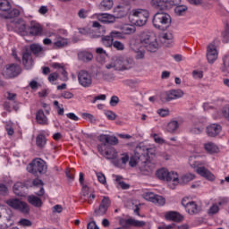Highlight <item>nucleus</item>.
<instances>
[{"label": "nucleus", "mask_w": 229, "mask_h": 229, "mask_svg": "<svg viewBox=\"0 0 229 229\" xmlns=\"http://www.w3.org/2000/svg\"><path fill=\"white\" fill-rule=\"evenodd\" d=\"M109 35L113 39V42H115V40H124V38H126V37L124 36V33L117 30L111 31Z\"/></svg>", "instance_id": "72a5a7b5"}, {"label": "nucleus", "mask_w": 229, "mask_h": 229, "mask_svg": "<svg viewBox=\"0 0 229 229\" xmlns=\"http://www.w3.org/2000/svg\"><path fill=\"white\" fill-rule=\"evenodd\" d=\"M222 114H223L224 117H225V119H228V121H229V105L225 106L223 108Z\"/></svg>", "instance_id": "774afa93"}, {"label": "nucleus", "mask_w": 229, "mask_h": 229, "mask_svg": "<svg viewBox=\"0 0 229 229\" xmlns=\"http://www.w3.org/2000/svg\"><path fill=\"white\" fill-rule=\"evenodd\" d=\"M29 35H31L32 37H38L42 35V26L38 23H35L31 27H29Z\"/></svg>", "instance_id": "bb28decb"}, {"label": "nucleus", "mask_w": 229, "mask_h": 229, "mask_svg": "<svg viewBox=\"0 0 229 229\" xmlns=\"http://www.w3.org/2000/svg\"><path fill=\"white\" fill-rule=\"evenodd\" d=\"M19 223L21 226H31L32 225V223L26 218L21 219Z\"/></svg>", "instance_id": "338daca9"}, {"label": "nucleus", "mask_w": 229, "mask_h": 229, "mask_svg": "<svg viewBox=\"0 0 229 229\" xmlns=\"http://www.w3.org/2000/svg\"><path fill=\"white\" fill-rule=\"evenodd\" d=\"M204 148L208 153H216L217 152V146L213 142H208L204 145Z\"/></svg>", "instance_id": "a18cd8bd"}, {"label": "nucleus", "mask_w": 229, "mask_h": 229, "mask_svg": "<svg viewBox=\"0 0 229 229\" xmlns=\"http://www.w3.org/2000/svg\"><path fill=\"white\" fill-rule=\"evenodd\" d=\"M140 44L142 47L148 51V53H157L158 49V41L157 36L152 32H143L140 35Z\"/></svg>", "instance_id": "f03ea898"}, {"label": "nucleus", "mask_w": 229, "mask_h": 229, "mask_svg": "<svg viewBox=\"0 0 229 229\" xmlns=\"http://www.w3.org/2000/svg\"><path fill=\"white\" fill-rule=\"evenodd\" d=\"M96 199V195L94 193H90L89 195H87L83 198L84 200L87 201L89 205L92 204V201Z\"/></svg>", "instance_id": "052dcab7"}, {"label": "nucleus", "mask_w": 229, "mask_h": 229, "mask_svg": "<svg viewBox=\"0 0 229 229\" xmlns=\"http://www.w3.org/2000/svg\"><path fill=\"white\" fill-rule=\"evenodd\" d=\"M36 121H37L38 124H41L42 126H46V125L49 124L47 116H46V114H44V110H42V109H39L36 113Z\"/></svg>", "instance_id": "b1692460"}, {"label": "nucleus", "mask_w": 229, "mask_h": 229, "mask_svg": "<svg viewBox=\"0 0 229 229\" xmlns=\"http://www.w3.org/2000/svg\"><path fill=\"white\" fill-rule=\"evenodd\" d=\"M114 6V0H103L100 3V10H112Z\"/></svg>", "instance_id": "e433bc0d"}, {"label": "nucleus", "mask_w": 229, "mask_h": 229, "mask_svg": "<svg viewBox=\"0 0 229 229\" xmlns=\"http://www.w3.org/2000/svg\"><path fill=\"white\" fill-rule=\"evenodd\" d=\"M98 151L107 160H115L117 158V150L112 146L98 145Z\"/></svg>", "instance_id": "1a4fd4ad"}, {"label": "nucleus", "mask_w": 229, "mask_h": 229, "mask_svg": "<svg viewBox=\"0 0 229 229\" xmlns=\"http://www.w3.org/2000/svg\"><path fill=\"white\" fill-rule=\"evenodd\" d=\"M222 37H223V42H225V44H228L229 43L228 24H226V28H225V31L222 33Z\"/></svg>", "instance_id": "864d4df0"}, {"label": "nucleus", "mask_w": 229, "mask_h": 229, "mask_svg": "<svg viewBox=\"0 0 229 229\" xmlns=\"http://www.w3.org/2000/svg\"><path fill=\"white\" fill-rule=\"evenodd\" d=\"M123 71H128L133 67V59L123 57Z\"/></svg>", "instance_id": "4c0bfd02"}, {"label": "nucleus", "mask_w": 229, "mask_h": 229, "mask_svg": "<svg viewBox=\"0 0 229 229\" xmlns=\"http://www.w3.org/2000/svg\"><path fill=\"white\" fill-rule=\"evenodd\" d=\"M27 171L35 176H38V174H46L47 165H46L45 160L36 158L29 164Z\"/></svg>", "instance_id": "39448f33"}, {"label": "nucleus", "mask_w": 229, "mask_h": 229, "mask_svg": "<svg viewBox=\"0 0 229 229\" xmlns=\"http://www.w3.org/2000/svg\"><path fill=\"white\" fill-rule=\"evenodd\" d=\"M22 64L27 71H30V69L33 67V59L31 58V54L29 51L23 53Z\"/></svg>", "instance_id": "4be33fe9"}, {"label": "nucleus", "mask_w": 229, "mask_h": 229, "mask_svg": "<svg viewBox=\"0 0 229 229\" xmlns=\"http://www.w3.org/2000/svg\"><path fill=\"white\" fill-rule=\"evenodd\" d=\"M222 127L219 124L212 123L208 125L206 129V133L208 137H217L221 133Z\"/></svg>", "instance_id": "6ab92c4d"}, {"label": "nucleus", "mask_w": 229, "mask_h": 229, "mask_svg": "<svg viewBox=\"0 0 229 229\" xmlns=\"http://www.w3.org/2000/svg\"><path fill=\"white\" fill-rule=\"evenodd\" d=\"M165 217L167 221H174L175 223H182L183 221V216L175 211L166 212Z\"/></svg>", "instance_id": "412c9836"}, {"label": "nucleus", "mask_w": 229, "mask_h": 229, "mask_svg": "<svg viewBox=\"0 0 229 229\" xmlns=\"http://www.w3.org/2000/svg\"><path fill=\"white\" fill-rule=\"evenodd\" d=\"M52 67L54 69H59V72L63 76V77H61L62 81H69V75L67 73V71H65V68L62 64H60L58 63H54L52 64Z\"/></svg>", "instance_id": "393cba45"}, {"label": "nucleus", "mask_w": 229, "mask_h": 229, "mask_svg": "<svg viewBox=\"0 0 229 229\" xmlns=\"http://www.w3.org/2000/svg\"><path fill=\"white\" fill-rule=\"evenodd\" d=\"M139 164H142V159L140 158L137 154H134V156L131 157L129 159V165L130 167H137Z\"/></svg>", "instance_id": "f704fd0d"}, {"label": "nucleus", "mask_w": 229, "mask_h": 229, "mask_svg": "<svg viewBox=\"0 0 229 229\" xmlns=\"http://www.w3.org/2000/svg\"><path fill=\"white\" fill-rule=\"evenodd\" d=\"M101 43L103 44V46H105V47H112L114 45V39L109 34L101 38Z\"/></svg>", "instance_id": "c9c22d12"}, {"label": "nucleus", "mask_w": 229, "mask_h": 229, "mask_svg": "<svg viewBox=\"0 0 229 229\" xmlns=\"http://www.w3.org/2000/svg\"><path fill=\"white\" fill-rule=\"evenodd\" d=\"M30 51L34 55H38V53L42 52V47L38 44H32L30 45Z\"/></svg>", "instance_id": "8fccbe9b"}, {"label": "nucleus", "mask_w": 229, "mask_h": 229, "mask_svg": "<svg viewBox=\"0 0 229 229\" xmlns=\"http://www.w3.org/2000/svg\"><path fill=\"white\" fill-rule=\"evenodd\" d=\"M79 58L82 60V62H90V60L94 58V55L90 52H81L79 54Z\"/></svg>", "instance_id": "ea45409f"}, {"label": "nucleus", "mask_w": 229, "mask_h": 229, "mask_svg": "<svg viewBox=\"0 0 229 229\" xmlns=\"http://www.w3.org/2000/svg\"><path fill=\"white\" fill-rule=\"evenodd\" d=\"M123 33L124 35H131L132 33H135V27L133 26L125 27L123 29Z\"/></svg>", "instance_id": "13d9d810"}, {"label": "nucleus", "mask_w": 229, "mask_h": 229, "mask_svg": "<svg viewBox=\"0 0 229 229\" xmlns=\"http://www.w3.org/2000/svg\"><path fill=\"white\" fill-rule=\"evenodd\" d=\"M14 30H16V31H18V33L23 37L30 35V27L26 25V21H24L22 19H19L15 21Z\"/></svg>", "instance_id": "2eb2a0df"}, {"label": "nucleus", "mask_w": 229, "mask_h": 229, "mask_svg": "<svg viewBox=\"0 0 229 229\" xmlns=\"http://www.w3.org/2000/svg\"><path fill=\"white\" fill-rule=\"evenodd\" d=\"M156 176L159 180H163L165 182H174V185H177L178 183V174L172 172L170 173L167 169L162 168L157 171Z\"/></svg>", "instance_id": "6e6552de"}, {"label": "nucleus", "mask_w": 229, "mask_h": 229, "mask_svg": "<svg viewBox=\"0 0 229 229\" xmlns=\"http://www.w3.org/2000/svg\"><path fill=\"white\" fill-rule=\"evenodd\" d=\"M189 164L191 165V167H192L193 169H196V167H199V165H201V163L196 160V157L194 156H191L189 157Z\"/></svg>", "instance_id": "de8ad7c7"}, {"label": "nucleus", "mask_w": 229, "mask_h": 229, "mask_svg": "<svg viewBox=\"0 0 229 229\" xmlns=\"http://www.w3.org/2000/svg\"><path fill=\"white\" fill-rule=\"evenodd\" d=\"M120 160H121L122 164H123V165H126V164H128V162H130V155H128V153L121 154Z\"/></svg>", "instance_id": "5fc2aeb1"}, {"label": "nucleus", "mask_w": 229, "mask_h": 229, "mask_svg": "<svg viewBox=\"0 0 229 229\" xmlns=\"http://www.w3.org/2000/svg\"><path fill=\"white\" fill-rule=\"evenodd\" d=\"M126 225H129L130 226H135L136 228H144L146 226L145 221H139L135 220L133 218H129L125 221Z\"/></svg>", "instance_id": "7c9ffc66"}, {"label": "nucleus", "mask_w": 229, "mask_h": 229, "mask_svg": "<svg viewBox=\"0 0 229 229\" xmlns=\"http://www.w3.org/2000/svg\"><path fill=\"white\" fill-rule=\"evenodd\" d=\"M25 186L22 182H16L13 185V191L16 196H24Z\"/></svg>", "instance_id": "2f4dec72"}, {"label": "nucleus", "mask_w": 229, "mask_h": 229, "mask_svg": "<svg viewBox=\"0 0 229 229\" xmlns=\"http://www.w3.org/2000/svg\"><path fill=\"white\" fill-rule=\"evenodd\" d=\"M218 53L216 46L209 45L207 50V60L208 64H214L217 60Z\"/></svg>", "instance_id": "a211bd4d"}, {"label": "nucleus", "mask_w": 229, "mask_h": 229, "mask_svg": "<svg viewBox=\"0 0 229 229\" xmlns=\"http://www.w3.org/2000/svg\"><path fill=\"white\" fill-rule=\"evenodd\" d=\"M1 12H10L12 10V4L8 0H0Z\"/></svg>", "instance_id": "58836bf2"}, {"label": "nucleus", "mask_w": 229, "mask_h": 229, "mask_svg": "<svg viewBox=\"0 0 229 229\" xmlns=\"http://www.w3.org/2000/svg\"><path fill=\"white\" fill-rule=\"evenodd\" d=\"M130 10V7L125 6L123 7L122 5H118L115 9H114V13L115 16L117 17V19H121L123 17H125V15H128V11Z\"/></svg>", "instance_id": "cd10ccee"}, {"label": "nucleus", "mask_w": 229, "mask_h": 229, "mask_svg": "<svg viewBox=\"0 0 229 229\" xmlns=\"http://www.w3.org/2000/svg\"><path fill=\"white\" fill-rule=\"evenodd\" d=\"M119 105V97L113 96L110 100V106H117Z\"/></svg>", "instance_id": "e2e57ef3"}, {"label": "nucleus", "mask_w": 229, "mask_h": 229, "mask_svg": "<svg viewBox=\"0 0 229 229\" xmlns=\"http://www.w3.org/2000/svg\"><path fill=\"white\" fill-rule=\"evenodd\" d=\"M157 114L161 117H167V115H169V109H158Z\"/></svg>", "instance_id": "69168bd1"}, {"label": "nucleus", "mask_w": 229, "mask_h": 229, "mask_svg": "<svg viewBox=\"0 0 229 229\" xmlns=\"http://www.w3.org/2000/svg\"><path fill=\"white\" fill-rule=\"evenodd\" d=\"M111 205L112 200H110V197L104 196L98 207L94 209V217H101L102 216H105L106 212H108V208H110Z\"/></svg>", "instance_id": "0eeeda50"}, {"label": "nucleus", "mask_w": 229, "mask_h": 229, "mask_svg": "<svg viewBox=\"0 0 229 229\" xmlns=\"http://www.w3.org/2000/svg\"><path fill=\"white\" fill-rule=\"evenodd\" d=\"M27 199L33 207H37L38 208L42 207V199L37 196H29Z\"/></svg>", "instance_id": "473e14b6"}, {"label": "nucleus", "mask_w": 229, "mask_h": 229, "mask_svg": "<svg viewBox=\"0 0 229 229\" xmlns=\"http://www.w3.org/2000/svg\"><path fill=\"white\" fill-rule=\"evenodd\" d=\"M174 38V36L173 35V32L168 31L161 34L159 36L160 42L166 47H169L171 44H173V39Z\"/></svg>", "instance_id": "aec40b11"}, {"label": "nucleus", "mask_w": 229, "mask_h": 229, "mask_svg": "<svg viewBox=\"0 0 229 229\" xmlns=\"http://www.w3.org/2000/svg\"><path fill=\"white\" fill-rule=\"evenodd\" d=\"M136 157H139L141 159V163L144 164L143 169L151 173L155 169V165H152L151 162L148 161V148L144 145H139L134 150Z\"/></svg>", "instance_id": "20e7f679"}, {"label": "nucleus", "mask_w": 229, "mask_h": 229, "mask_svg": "<svg viewBox=\"0 0 229 229\" xmlns=\"http://www.w3.org/2000/svg\"><path fill=\"white\" fill-rule=\"evenodd\" d=\"M180 127V123H178V121H171L168 123L166 130L170 133H173L174 131H176L178 128Z\"/></svg>", "instance_id": "a19ab883"}, {"label": "nucleus", "mask_w": 229, "mask_h": 229, "mask_svg": "<svg viewBox=\"0 0 229 229\" xmlns=\"http://www.w3.org/2000/svg\"><path fill=\"white\" fill-rule=\"evenodd\" d=\"M97 178L98 182L102 183V185H105L106 183V177L105 176V174H103V173H97Z\"/></svg>", "instance_id": "6e6d98bb"}, {"label": "nucleus", "mask_w": 229, "mask_h": 229, "mask_svg": "<svg viewBox=\"0 0 229 229\" xmlns=\"http://www.w3.org/2000/svg\"><path fill=\"white\" fill-rule=\"evenodd\" d=\"M195 176L192 174H188L186 175H182L181 181L182 183H189V182H192L194 180Z\"/></svg>", "instance_id": "603ef678"}, {"label": "nucleus", "mask_w": 229, "mask_h": 229, "mask_svg": "<svg viewBox=\"0 0 229 229\" xmlns=\"http://www.w3.org/2000/svg\"><path fill=\"white\" fill-rule=\"evenodd\" d=\"M6 204L14 210H19L21 214H30V206L28 203L19 199H10L6 200Z\"/></svg>", "instance_id": "423d86ee"}, {"label": "nucleus", "mask_w": 229, "mask_h": 229, "mask_svg": "<svg viewBox=\"0 0 229 229\" xmlns=\"http://www.w3.org/2000/svg\"><path fill=\"white\" fill-rule=\"evenodd\" d=\"M219 212V207L214 204L208 210L209 216H214V214H217Z\"/></svg>", "instance_id": "4d7b16f0"}, {"label": "nucleus", "mask_w": 229, "mask_h": 229, "mask_svg": "<svg viewBox=\"0 0 229 229\" xmlns=\"http://www.w3.org/2000/svg\"><path fill=\"white\" fill-rule=\"evenodd\" d=\"M149 13L144 9H133L129 15V20L135 26H144L148 22Z\"/></svg>", "instance_id": "7ed1b4c3"}, {"label": "nucleus", "mask_w": 229, "mask_h": 229, "mask_svg": "<svg viewBox=\"0 0 229 229\" xmlns=\"http://www.w3.org/2000/svg\"><path fill=\"white\" fill-rule=\"evenodd\" d=\"M103 78L106 81H114V80H115V76L112 73H105Z\"/></svg>", "instance_id": "0e129e2a"}, {"label": "nucleus", "mask_w": 229, "mask_h": 229, "mask_svg": "<svg viewBox=\"0 0 229 229\" xmlns=\"http://www.w3.org/2000/svg\"><path fill=\"white\" fill-rule=\"evenodd\" d=\"M21 71L19 64H11L5 69L4 75L6 76V78H15V76H19Z\"/></svg>", "instance_id": "f3484780"}, {"label": "nucleus", "mask_w": 229, "mask_h": 229, "mask_svg": "<svg viewBox=\"0 0 229 229\" xmlns=\"http://www.w3.org/2000/svg\"><path fill=\"white\" fill-rule=\"evenodd\" d=\"M145 199H147V201L154 203L155 205H157L158 207H164V205H165V199L153 192L146 193Z\"/></svg>", "instance_id": "4468645a"}, {"label": "nucleus", "mask_w": 229, "mask_h": 229, "mask_svg": "<svg viewBox=\"0 0 229 229\" xmlns=\"http://www.w3.org/2000/svg\"><path fill=\"white\" fill-rule=\"evenodd\" d=\"M197 173L200 176H203V178H206L207 180H210L211 182L215 180V176L208 169H207L204 166H200L197 168Z\"/></svg>", "instance_id": "5701e85b"}, {"label": "nucleus", "mask_w": 229, "mask_h": 229, "mask_svg": "<svg viewBox=\"0 0 229 229\" xmlns=\"http://www.w3.org/2000/svg\"><path fill=\"white\" fill-rule=\"evenodd\" d=\"M32 183L34 187H36V189H39V191L35 192L37 196H42L43 194H45L46 191L44 190V182H42V180L36 178L33 180Z\"/></svg>", "instance_id": "a878e982"}, {"label": "nucleus", "mask_w": 229, "mask_h": 229, "mask_svg": "<svg viewBox=\"0 0 229 229\" xmlns=\"http://www.w3.org/2000/svg\"><path fill=\"white\" fill-rule=\"evenodd\" d=\"M102 17V22H114L115 21V18L114 16H112V14H108V13H102L101 14Z\"/></svg>", "instance_id": "09e8293b"}, {"label": "nucleus", "mask_w": 229, "mask_h": 229, "mask_svg": "<svg viewBox=\"0 0 229 229\" xmlns=\"http://www.w3.org/2000/svg\"><path fill=\"white\" fill-rule=\"evenodd\" d=\"M106 69H114V71H123V56H114L111 63L106 64Z\"/></svg>", "instance_id": "dca6fc26"}, {"label": "nucleus", "mask_w": 229, "mask_h": 229, "mask_svg": "<svg viewBox=\"0 0 229 229\" xmlns=\"http://www.w3.org/2000/svg\"><path fill=\"white\" fill-rule=\"evenodd\" d=\"M181 203H182V207H184L186 212H188V214H190V216H194L196 214H199V212L201 210L199 208V207H198V204H196V202H194V201L187 202V200L185 199H182Z\"/></svg>", "instance_id": "ddd939ff"}, {"label": "nucleus", "mask_w": 229, "mask_h": 229, "mask_svg": "<svg viewBox=\"0 0 229 229\" xmlns=\"http://www.w3.org/2000/svg\"><path fill=\"white\" fill-rule=\"evenodd\" d=\"M229 69V55H225L223 58V65L221 67V71L224 74H228Z\"/></svg>", "instance_id": "37998d69"}, {"label": "nucleus", "mask_w": 229, "mask_h": 229, "mask_svg": "<svg viewBox=\"0 0 229 229\" xmlns=\"http://www.w3.org/2000/svg\"><path fill=\"white\" fill-rule=\"evenodd\" d=\"M61 98H64V99H72V98H74V94H72L71 91H64L61 94Z\"/></svg>", "instance_id": "bf43d9fd"}, {"label": "nucleus", "mask_w": 229, "mask_h": 229, "mask_svg": "<svg viewBox=\"0 0 229 229\" xmlns=\"http://www.w3.org/2000/svg\"><path fill=\"white\" fill-rule=\"evenodd\" d=\"M151 4L157 10H160V12H164L167 8V2L164 0H152Z\"/></svg>", "instance_id": "c85d7f7f"}, {"label": "nucleus", "mask_w": 229, "mask_h": 229, "mask_svg": "<svg viewBox=\"0 0 229 229\" xmlns=\"http://www.w3.org/2000/svg\"><path fill=\"white\" fill-rule=\"evenodd\" d=\"M174 12L177 13V15H183L185 12H187V6L178 5L175 7Z\"/></svg>", "instance_id": "3c124183"}, {"label": "nucleus", "mask_w": 229, "mask_h": 229, "mask_svg": "<svg viewBox=\"0 0 229 229\" xmlns=\"http://www.w3.org/2000/svg\"><path fill=\"white\" fill-rule=\"evenodd\" d=\"M99 141L101 144H98V146H117L119 144V139L115 136L108 135V134H103L99 136Z\"/></svg>", "instance_id": "f8f14e48"}, {"label": "nucleus", "mask_w": 229, "mask_h": 229, "mask_svg": "<svg viewBox=\"0 0 229 229\" xmlns=\"http://www.w3.org/2000/svg\"><path fill=\"white\" fill-rule=\"evenodd\" d=\"M152 24L156 30L165 31L171 26V15L164 11H159L153 16Z\"/></svg>", "instance_id": "f257e3e1"}, {"label": "nucleus", "mask_w": 229, "mask_h": 229, "mask_svg": "<svg viewBox=\"0 0 229 229\" xmlns=\"http://www.w3.org/2000/svg\"><path fill=\"white\" fill-rule=\"evenodd\" d=\"M68 41L67 38L63 37H57V40L53 44V49H62V47H65L67 46Z\"/></svg>", "instance_id": "c756f323"}, {"label": "nucleus", "mask_w": 229, "mask_h": 229, "mask_svg": "<svg viewBox=\"0 0 229 229\" xmlns=\"http://www.w3.org/2000/svg\"><path fill=\"white\" fill-rule=\"evenodd\" d=\"M116 51H124L125 46L124 43L119 40L113 41V47Z\"/></svg>", "instance_id": "49530a36"}, {"label": "nucleus", "mask_w": 229, "mask_h": 229, "mask_svg": "<svg viewBox=\"0 0 229 229\" xmlns=\"http://www.w3.org/2000/svg\"><path fill=\"white\" fill-rule=\"evenodd\" d=\"M79 84L84 89H89L92 85V75L86 70H81L77 75Z\"/></svg>", "instance_id": "9d476101"}, {"label": "nucleus", "mask_w": 229, "mask_h": 229, "mask_svg": "<svg viewBox=\"0 0 229 229\" xmlns=\"http://www.w3.org/2000/svg\"><path fill=\"white\" fill-rule=\"evenodd\" d=\"M6 194H8V187L0 183V196H6Z\"/></svg>", "instance_id": "680f3d73"}, {"label": "nucleus", "mask_w": 229, "mask_h": 229, "mask_svg": "<svg viewBox=\"0 0 229 229\" xmlns=\"http://www.w3.org/2000/svg\"><path fill=\"white\" fill-rule=\"evenodd\" d=\"M7 13L6 15L4 16L5 19H13L15 17H19L21 15V12L19 9H10Z\"/></svg>", "instance_id": "79ce46f5"}, {"label": "nucleus", "mask_w": 229, "mask_h": 229, "mask_svg": "<svg viewBox=\"0 0 229 229\" xmlns=\"http://www.w3.org/2000/svg\"><path fill=\"white\" fill-rule=\"evenodd\" d=\"M36 144L38 148H44L46 146V136L44 134H38L36 137Z\"/></svg>", "instance_id": "c03bdc74"}, {"label": "nucleus", "mask_w": 229, "mask_h": 229, "mask_svg": "<svg viewBox=\"0 0 229 229\" xmlns=\"http://www.w3.org/2000/svg\"><path fill=\"white\" fill-rule=\"evenodd\" d=\"M183 90L171 89L161 94V101H173V99H180L183 98Z\"/></svg>", "instance_id": "9b49d317"}]
</instances>
